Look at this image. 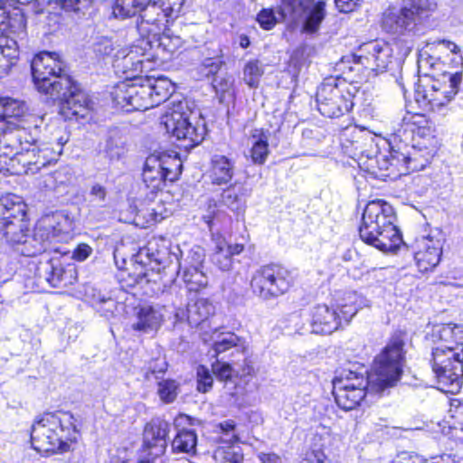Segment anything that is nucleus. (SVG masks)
<instances>
[{
  "mask_svg": "<svg viewBox=\"0 0 463 463\" xmlns=\"http://www.w3.org/2000/svg\"><path fill=\"white\" fill-rule=\"evenodd\" d=\"M181 163L177 158L150 156L146 158L142 173L143 184L151 199L165 186V181L174 182L180 175Z\"/></svg>",
  "mask_w": 463,
  "mask_h": 463,
  "instance_id": "nucleus-11",
  "label": "nucleus"
},
{
  "mask_svg": "<svg viewBox=\"0 0 463 463\" xmlns=\"http://www.w3.org/2000/svg\"><path fill=\"white\" fill-rule=\"evenodd\" d=\"M394 220V211L391 204L382 200L369 202L363 213L360 238L382 251L395 250L402 237L393 223Z\"/></svg>",
  "mask_w": 463,
  "mask_h": 463,
  "instance_id": "nucleus-4",
  "label": "nucleus"
},
{
  "mask_svg": "<svg viewBox=\"0 0 463 463\" xmlns=\"http://www.w3.org/2000/svg\"><path fill=\"white\" fill-rule=\"evenodd\" d=\"M144 82L146 88H148L150 90L149 97H151L153 108L167 100L174 92V86L171 80L165 77L154 78L146 76L144 78Z\"/></svg>",
  "mask_w": 463,
  "mask_h": 463,
  "instance_id": "nucleus-27",
  "label": "nucleus"
},
{
  "mask_svg": "<svg viewBox=\"0 0 463 463\" xmlns=\"http://www.w3.org/2000/svg\"><path fill=\"white\" fill-rule=\"evenodd\" d=\"M179 391L178 383L172 379H165L157 382V394L164 403H172L177 397Z\"/></svg>",
  "mask_w": 463,
  "mask_h": 463,
  "instance_id": "nucleus-41",
  "label": "nucleus"
},
{
  "mask_svg": "<svg viewBox=\"0 0 463 463\" xmlns=\"http://www.w3.org/2000/svg\"><path fill=\"white\" fill-rule=\"evenodd\" d=\"M128 277L130 279V281L128 283L129 286H134L135 284L142 283L144 280L147 281L146 270L143 266L139 264L135 267V270L133 271V273L128 274Z\"/></svg>",
  "mask_w": 463,
  "mask_h": 463,
  "instance_id": "nucleus-60",
  "label": "nucleus"
},
{
  "mask_svg": "<svg viewBox=\"0 0 463 463\" xmlns=\"http://www.w3.org/2000/svg\"><path fill=\"white\" fill-rule=\"evenodd\" d=\"M203 250L200 247H194L189 251L187 259L185 260L187 263L184 267L203 268Z\"/></svg>",
  "mask_w": 463,
  "mask_h": 463,
  "instance_id": "nucleus-58",
  "label": "nucleus"
},
{
  "mask_svg": "<svg viewBox=\"0 0 463 463\" xmlns=\"http://www.w3.org/2000/svg\"><path fill=\"white\" fill-rule=\"evenodd\" d=\"M143 37L148 43L147 58L152 59L153 62L157 64L168 61L183 44V41L179 36L170 35L165 33L163 34L152 33Z\"/></svg>",
  "mask_w": 463,
  "mask_h": 463,
  "instance_id": "nucleus-20",
  "label": "nucleus"
},
{
  "mask_svg": "<svg viewBox=\"0 0 463 463\" xmlns=\"http://www.w3.org/2000/svg\"><path fill=\"white\" fill-rule=\"evenodd\" d=\"M12 133L15 140L19 143L21 149L37 146V139L33 137L32 133L28 132L26 129H12Z\"/></svg>",
  "mask_w": 463,
  "mask_h": 463,
  "instance_id": "nucleus-53",
  "label": "nucleus"
},
{
  "mask_svg": "<svg viewBox=\"0 0 463 463\" xmlns=\"http://www.w3.org/2000/svg\"><path fill=\"white\" fill-rule=\"evenodd\" d=\"M288 14V8L284 5L267 7L258 13L256 20L263 30H271L277 24L284 22Z\"/></svg>",
  "mask_w": 463,
  "mask_h": 463,
  "instance_id": "nucleus-33",
  "label": "nucleus"
},
{
  "mask_svg": "<svg viewBox=\"0 0 463 463\" xmlns=\"http://www.w3.org/2000/svg\"><path fill=\"white\" fill-rule=\"evenodd\" d=\"M243 250V244H229L225 240L218 239L212 255V261L219 269L228 271L232 268L233 257L241 253Z\"/></svg>",
  "mask_w": 463,
  "mask_h": 463,
  "instance_id": "nucleus-24",
  "label": "nucleus"
},
{
  "mask_svg": "<svg viewBox=\"0 0 463 463\" xmlns=\"http://www.w3.org/2000/svg\"><path fill=\"white\" fill-rule=\"evenodd\" d=\"M300 463H329L326 454L321 450H312L307 453Z\"/></svg>",
  "mask_w": 463,
  "mask_h": 463,
  "instance_id": "nucleus-62",
  "label": "nucleus"
},
{
  "mask_svg": "<svg viewBox=\"0 0 463 463\" xmlns=\"http://www.w3.org/2000/svg\"><path fill=\"white\" fill-rule=\"evenodd\" d=\"M167 370V363L165 358H157L155 361L150 362L144 376L146 380H150L151 376H154L156 380L160 379L159 374L164 373Z\"/></svg>",
  "mask_w": 463,
  "mask_h": 463,
  "instance_id": "nucleus-54",
  "label": "nucleus"
},
{
  "mask_svg": "<svg viewBox=\"0 0 463 463\" xmlns=\"http://www.w3.org/2000/svg\"><path fill=\"white\" fill-rule=\"evenodd\" d=\"M436 8L430 0H411L401 9L388 8L382 17V28L392 34H404L411 31L420 17Z\"/></svg>",
  "mask_w": 463,
  "mask_h": 463,
  "instance_id": "nucleus-7",
  "label": "nucleus"
},
{
  "mask_svg": "<svg viewBox=\"0 0 463 463\" xmlns=\"http://www.w3.org/2000/svg\"><path fill=\"white\" fill-rule=\"evenodd\" d=\"M462 73H444L442 80H428L416 89L417 101L428 103L432 110H439L449 104L458 91Z\"/></svg>",
  "mask_w": 463,
  "mask_h": 463,
  "instance_id": "nucleus-9",
  "label": "nucleus"
},
{
  "mask_svg": "<svg viewBox=\"0 0 463 463\" xmlns=\"http://www.w3.org/2000/svg\"><path fill=\"white\" fill-rule=\"evenodd\" d=\"M361 0H335V5L342 13H349L354 10Z\"/></svg>",
  "mask_w": 463,
  "mask_h": 463,
  "instance_id": "nucleus-64",
  "label": "nucleus"
},
{
  "mask_svg": "<svg viewBox=\"0 0 463 463\" xmlns=\"http://www.w3.org/2000/svg\"><path fill=\"white\" fill-rule=\"evenodd\" d=\"M214 458L220 463H241L243 461V455L241 449L232 446L219 448L215 451Z\"/></svg>",
  "mask_w": 463,
  "mask_h": 463,
  "instance_id": "nucleus-45",
  "label": "nucleus"
},
{
  "mask_svg": "<svg viewBox=\"0 0 463 463\" xmlns=\"http://www.w3.org/2000/svg\"><path fill=\"white\" fill-rule=\"evenodd\" d=\"M213 164V183L215 184H225L233 176L234 164L224 156L216 155L212 159Z\"/></svg>",
  "mask_w": 463,
  "mask_h": 463,
  "instance_id": "nucleus-32",
  "label": "nucleus"
},
{
  "mask_svg": "<svg viewBox=\"0 0 463 463\" xmlns=\"http://www.w3.org/2000/svg\"><path fill=\"white\" fill-rule=\"evenodd\" d=\"M35 276L40 280H44L50 286L59 287L64 280L65 270L60 260L46 259L39 261L35 268Z\"/></svg>",
  "mask_w": 463,
  "mask_h": 463,
  "instance_id": "nucleus-25",
  "label": "nucleus"
},
{
  "mask_svg": "<svg viewBox=\"0 0 463 463\" xmlns=\"http://www.w3.org/2000/svg\"><path fill=\"white\" fill-rule=\"evenodd\" d=\"M269 153L268 137L261 135L252 143L250 150L251 159L255 164L262 165L266 161Z\"/></svg>",
  "mask_w": 463,
  "mask_h": 463,
  "instance_id": "nucleus-46",
  "label": "nucleus"
},
{
  "mask_svg": "<svg viewBox=\"0 0 463 463\" xmlns=\"http://www.w3.org/2000/svg\"><path fill=\"white\" fill-rule=\"evenodd\" d=\"M353 299H356V295L354 293H350L348 295L349 303H345L341 307V321L344 320L348 323L351 318L357 313L358 307L355 305Z\"/></svg>",
  "mask_w": 463,
  "mask_h": 463,
  "instance_id": "nucleus-57",
  "label": "nucleus"
},
{
  "mask_svg": "<svg viewBox=\"0 0 463 463\" xmlns=\"http://www.w3.org/2000/svg\"><path fill=\"white\" fill-rule=\"evenodd\" d=\"M170 430V424L162 419H153L148 422L143 433V446L148 455L153 458L163 455L166 449V437Z\"/></svg>",
  "mask_w": 463,
  "mask_h": 463,
  "instance_id": "nucleus-21",
  "label": "nucleus"
},
{
  "mask_svg": "<svg viewBox=\"0 0 463 463\" xmlns=\"http://www.w3.org/2000/svg\"><path fill=\"white\" fill-rule=\"evenodd\" d=\"M197 375V390L200 392H209L213 383V378L209 369L204 365H199L196 371Z\"/></svg>",
  "mask_w": 463,
  "mask_h": 463,
  "instance_id": "nucleus-52",
  "label": "nucleus"
},
{
  "mask_svg": "<svg viewBox=\"0 0 463 463\" xmlns=\"http://www.w3.org/2000/svg\"><path fill=\"white\" fill-rule=\"evenodd\" d=\"M223 61L221 57H209L205 58L201 64V71L206 76L215 75L219 72L222 66L223 65Z\"/></svg>",
  "mask_w": 463,
  "mask_h": 463,
  "instance_id": "nucleus-55",
  "label": "nucleus"
},
{
  "mask_svg": "<svg viewBox=\"0 0 463 463\" xmlns=\"http://www.w3.org/2000/svg\"><path fill=\"white\" fill-rule=\"evenodd\" d=\"M441 361L438 362L436 355H432V370L441 388H446V392H454L460 388L463 376V354L458 353V355L451 357L449 354H443Z\"/></svg>",
  "mask_w": 463,
  "mask_h": 463,
  "instance_id": "nucleus-19",
  "label": "nucleus"
},
{
  "mask_svg": "<svg viewBox=\"0 0 463 463\" xmlns=\"http://www.w3.org/2000/svg\"><path fill=\"white\" fill-rule=\"evenodd\" d=\"M264 73L262 63L259 60H252L246 63L243 71V80L247 85L256 88Z\"/></svg>",
  "mask_w": 463,
  "mask_h": 463,
  "instance_id": "nucleus-40",
  "label": "nucleus"
},
{
  "mask_svg": "<svg viewBox=\"0 0 463 463\" xmlns=\"http://www.w3.org/2000/svg\"><path fill=\"white\" fill-rule=\"evenodd\" d=\"M404 339L393 335L381 354L374 359L373 373L367 370H343L333 380V395L336 404L345 411L356 408L364 399L366 389L382 392L392 386L401 377L405 363Z\"/></svg>",
  "mask_w": 463,
  "mask_h": 463,
  "instance_id": "nucleus-1",
  "label": "nucleus"
},
{
  "mask_svg": "<svg viewBox=\"0 0 463 463\" xmlns=\"http://www.w3.org/2000/svg\"><path fill=\"white\" fill-rule=\"evenodd\" d=\"M89 203L91 207H106L108 204V191L106 187L99 184H95L90 187L89 193Z\"/></svg>",
  "mask_w": 463,
  "mask_h": 463,
  "instance_id": "nucleus-49",
  "label": "nucleus"
},
{
  "mask_svg": "<svg viewBox=\"0 0 463 463\" xmlns=\"http://www.w3.org/2000/svg\"><path fill=\"white\" fill-rule=\"evenodd\" d=\"M32 76L39 92L60 100V112L69 120L85 118L90 113V100L64 72L63 62L54 52H43L31 63Z\"/></svg>",
  "mask_w": 463,
  "mask_h": 463,
  "instance_id": "nucleus-2",
  "label": "nucleus"
},
{
  "mask_svg": "<svg viewBox=\"0 0 463 463\" xmlns=\"http://www.w3.org/2000/svg\"><path fill=\"white\" fill-rule=\"evenodd\" d=\"M92 252V249L86 243L79 244L72 251V259L78 261L85 260Z\"/></svg>",
  "mask_w": 463,
  "mask_h": 463,
  "instance_id": "nucleus-61",
  "label": "nucleus"
},
{
  "mask_svg": "<svg viewBox=\"0 0 463 463\" xmlns=\"http://www.w3.org/2000/svg\"><path fill=\"white\" fill-rule=\"evenodd\" d=\"M148 43L143 36L133 45L118 50L114 58L113 66L125 75L126 80L142 78L139 76L144 70H149L153 62L146 54Z\"/></svg>",
  "mask_w": 463,
  "mask_h": 463,
  "instance_id": "nucleus-12",
  "label": "nucleus"
},
{
  "mask_svg": "<svg viewBox=\"0 0 463 463\" xmlns=\"http://www.w3.org/2000/svg\"><path fill=\"white\" fill-rule=\"evenodd\" d=\"M359 55L354 56L356 63L362 64L368 74L373 76L386 71L392 63V50L389 43L383 40L364 43L359 47Z\"/></svg>",
  "mask_w": 463,
  "mask_h": 463,
  "instance_id": "nucleus-14",
  "label": "nucleus"
},
{
  "mask_svg": "<svg viewBox=\"0 0 463 463\" xmlns=\"http://www.w3.org/2000/svg\"><path fill=\"white\" fill-rule=\"evenodd\" d=\"M40 161L37 146L21 149L19 156H16L14 171L17 174L34 175L43 168L38 165Z\"/></svg>",
  "mask_w": 463,
  "mask_h": 463,
  "instance_id": "nucleus-29",
  "label": "nucleus"
},
{
  "mask_svg": "<svg viewBox=\"0 0 463 463\" xmlns=\"http://www.w3.org/2000/svg\"><path fill=\"white\" fill-rule=\"evenodd\" d=\"M57 236V231L50 218L42 219L35 226L33 234L24 235L15 247L14 250L26 257H34L44 252L52 241Z\"/></svg>",
  "mask_w": 463,
  "mask_h": 463,
  "instance_id": "nucleus-18",
  "label": "nucleus"
},
{
  "mask_svg": "<svg viewBox=\"0 0 463 463\" xmlns=\"http://www.w3.org/2000/svg\"><path fill=\"white\" fill-rule=\"evenodd\" d=\"M290 273L277 265H267L258 269L252 276V292L264 300L274 299L284 295L291 287Z\"/></svg>",
  "mask_w": 463,
  "mask_h": 463,
  "instance_id": "nucleus-10",
  "label": "nucleus"
},
{
  "mask_svg": "<svg viewBox=\"0 0 463 463\" xmlns=\"http://www.w3.org/2000/svg\"><path fill=\"white\" fill-rule=\"evenodd\" d=\"M234 79L227 73H221L214 76L212 85L217 94H220V99L222 100L225 95H231L232 91Z\"/></svg>",
  "mask_w": 463,
  "mask_h": 463,
  "instance_id": "nucleus-48",
  "label": "nucleus"
},
{
  "mask_svg": "<svg viewBox=\"0 0 463 463\" xmlns=\"http://www.w3.org/2000/svg\"><path fill=\"white\" fill-rule=\"evenodd\" d=\"M63 143H42L37 145L38 156L41 161L38 165L45 167L46 165L56 162L62 151Z\"/></svg>",
  "mask_w": 463,
  "mask_h": 463,
  "instance_id": "nucleus-38",
  "label": "nucleus"
},
{
  "mask_svg": "<svg viewBox=\"0 0 463 463\" xmlns=\"http://www.w3.org/2000/svg\"><path fill=\"white\" fill-rule=\"evenodd\" d=\"M183 279L189 291H198L208 284V278L202 268L183 267Z\"/></svg>",
  "mask_w": 463,
  "mask_h": 463,
  "instance_id": "nucleus-36",
  "label": "nucleus"
},
{
  "mask_svg": "<svg viewBox=\"0 0 463 463\" xmlns=\"http://www.w3.org/2000/svg\"><path fill=\"white\" fill-rule=\"evenodd\" d=\"M341 326L340 315L326 305L313 307L311 332L314 334H332Z\"/></svg>",
  "mask_w": 463,
  "mask_h": 463,
  "instance_id": "nucleus-23",
  "label": "nucleus"
},
{
  "mask_svg": "<svg viewBox=\"0 0 463 463\" xmlns=\"http://www.w3.org/2000/svg\"><path fill=\"white\" fill-rule=\"evenodd\" d=\"M224 393L230 397V402L241 406L244 402L245 388L237 383V378L227 381L223 386Z\"/></svg>",
  "mask_w": 463,
  "mask_h": 463,
  "instance_id": "nucleus-44",
  "label": "nucleus"
},
{
  "mask_svg": "<svg viewBox=\"0 0 463 463\" xmlns=\"http://www.w3.org/2000/svg\"><path fill=\"white\" fill-rule=\"evenodd\" d=\"M92 49L97 56L105 57L115 50V43L107 36H97L93 41Z\"/></svg>",
  "mask_w": 463,
  "mask_h": 463,
  "instance_id": "nucleus-51",
  "label": "nucleus"
},
{
  "mask_svg": "<svg viewBox=\"0 0 463 463\" xmlns=\"http://www.w3.org/2000/svg\"><path fill=\"white\" fill-rule=\"evenodd\" d=\"M212 372L219 381L224 383L236 378L234 370L230 364L219 360L212 364Z\"/></svg>",
  "mask_w": 463,
  "mask_h": 463,
  "instance_id": "nucleus-50",
  "label": "nucleus"
},
{
  "mask_svg": "<svg viewBox=\"0 0 463 463\" xmlns=\"http://www.w3.org/2000/svg\"><path fill=\"white\" fill-rule=\"evenodd\" d=\"M145 0H116L113 5V14L117 18L125 19L141 14L142 5Z\"/></svg>",
  "mask_w": 463,
  "mask_h": 463,
  "instance_id": "nucleus-37",
  "label": "nucleus"
},
{
  "mask_svg": "<svg viewBox=\"0 0 463 463\" xmlns=\"http://www.w3.org/2000/svg\"><path fill=\"white\" fill-rule=\"evenodd\" d=\"M173 21L167 11L165 12L163 0H145L141 8L140 22L137 24V30L142 36H146L154 32V28L148 29L151 25L159 29V24Z\"/></svg>",
  "mask_w": 463,
  "mask_h": 463,
  "instance_id": "nucleus-22",
  "label": "nucleus"
},
{
  "mask_svg": "<svg viewBox=\"0 0 463 463\" xmlns=\"http://www.w3.org/2000/svg\"><path fill=\"white\" fill-rule=\"evenodd\" d=\"M406 151H402L401 147H398V149H394L393 147L389 152V156L392 160V163L393 165V168L396 170V172H399L400 175H405L407 172L410 171L409 169V149L407 146H404Z\"/></svg>",
  "mask_w": 463,
  "mask_h": 463,
  "instance_id": "nucleus-43",
  "label": "nucleus"
},
{
  "mask_svg": "<svg viewBox=\"0 0 463 463\" xmlns=\"http://www.w3.org/2000/svg\"><path fill=\"white\" fill-rule=\"evenodd\" d=\"M409 169L410 171H420L422 170L430 159L432 157V154L430 151L422 153L420 149L412 146L409 149Z\"/></svg>",
  "mask_w": 463,
  "mask_h": 463,
  "instance_id": "nucleus-47",
  "label": "nucleus"
},
{
  "mask_svg": "<svg viewBox=\"0 0 463 463\" xmlns=\"http://www.w3.org/2000/svg\"><path fill=\"white\" fill-rule=\"evenodd\" d=\"M215 307L207 298H200L187 305V321L198 326L214 314Z\"/></svg>",
  "mask_w": 463,
  "mask_h": 463,
  "instance_id": "nucleus-28",
  "label": "nucleus"
},
{
  "mask_svg": "<svg viewBox=\"0 0 463 463\" xmlns=\"http://www.w3.org/2000/svg\"><path fill=\"white\" fill-rule=\"evenodd\" d=\"M320 113L327 118H339L353 107V96L344 80L333 77L326 79L317 91Z\"/></svg>",
  "mask_w": 463,
  "mask_h": 463,
  "instance_id": "nucleus-6",
  "label": "nucleus"
},
{
  "mask_svg": "<svg viewBox=\"0 0 463 463\" xmlns=\"http://www.w3.org/2000/svg\"><path fill=\"white\" fill-rule=\"evenodd\" d=\"M61 8L68 12H80L88 9L92 0H59Z\"/></svg>",
  "mask_w": 463,
  "mask_h": 463,
  "instance_id": "nucleus-56",
  "label": "nucleus"
},
{
  "mask_svg": "<svg viewBox=\"0 0 463 463\" xmlns=\"http://www.w3.org/2000/svg\"><path fill=\"white\" fill-rule=\"evenodd\" d=\"M24 217L25 205L20 198L13 194L0 198V237L14 248L24 238Z\"/></svg>",
  "mask_w": 463,
  "mask_h": 463,
  "instance_id": "nucleus-8",
  "label": "nucleus"
},
{
  "mask_svg": "<svg viewBox=\"0 0 463 463\" xmlns=\"http://www.w3.org/2000/svg\"><path fill=\"white\" fill-rule=\"evenodd\" d=\"M16 43L11 41L5 46L0 45V77L7 75L18 58V51L15 47Z\"/></svg>",
  "mask_w": 463,
  "mask_h": 463,
  "instance_id": "nucleus-39",
  "label": "nucleus"
},
{
  "mask_svg": "<svg viewBox=\"0 0 463 463\" xmlns=\"http://www.w3.org/2000/svg\"><path fill=\"white\" fill-rule=\"evenodd\" d=\"M282 5L293 20L301 22L307 33H317L327 14L326 0H282Z\"/></svg>",
  "mask_w": 463,
  "mask_h": 463,
  "instance_id": "nucleus-13",
  "label": "nucleus"
},
{
  "mask_svg": "<svg viewBox=\"0 0 463 463\" xmlns=\"http://www.w3.org/2000/svg\"><path fill=\"white\" fill-rule=\"evenodd\" d=\"M213 344V357H217L219 354L230 350L232 347H237L240 343V338L232 332H218L215 330L212 336Z\"/></svg>",
  "mask_w": 463,
  "mask_h": 463,
  "instance_id": "nucleus-35",
  "label": "nucleus"
},
{
  "mask_svg": "<svg viewBox=\"0 0 463 463\" xmlns=\"http://www.w3.org/2000/svg\"><path fill=\"white\" fill-rule=\"evenodd\" d=\"M376 162L378 164V168L382 171H390L386 175H390L392 174H395L396 170L393 168V165L389 156H380Z\"/></svg>",
  "mask_w": 463,
  "mask_h": 463,
  "instance_id": "nucleus-63",
  "label": "nucleus"
},
{
  "mask_svg": "<svg viewBox=\"0 0 463 463\" xmlns=\"http://www.w3.org/2000/svg\"><path fill=\"white\" fill-rule=\"evenodd\" d=\"M149 91L144 78L126 80L116 87L114 99L127 110H146L153 108Z\"/></svg>",
  "mask_w": 463,
  "mask_h": 463,
  "instance_id": "nucleus-15",
  "label": "nucleus"
},
{
  "mask_svg": "<svg viewBox=\"0 0 463 463\" xmlns=\"http://www.w3.org/2000/svg\"><path fill=\"white\" fill-rule=\"evenodd\" d=\"M197 435L194 430L182 429L178 430L172 441V450L175 453H196Z\"/></svg>",
  "mask_w": 463,
  "mask_h": 463,
  "instance_id": "nucleus-34",
  "label": "nucleus"
},
{
  "mask_svg": "<svg viewBox=\"0 0 463 463\" xmlns=\"http://www.w3.org/2000/svg\"><path fill=\"white\" fill-rule=\"evenodd\" d=\"M164 316L159 308L146 306L137 312V322L133 324L134 330L143 333L156 331L163 322Z\"/></svg>",
  "mask_w": 463,
  "mask_h": 463,
  "instance_id": "nucleus-26",
  "label": "nucleus"
},
{
  "mask_svg": "<svg viewBox=\"0 0 463 463\" xmlns=\"http://www.w3.org/2000/svg\"><path fill=\"white\" fill-rule=\"evenodd\" d=\"M78 432L71 412H47L32 426V446L39 452L62 453L69 450V442L77 440Z\"/></svg>",
  "mask_w": 463,
  "mask_h": 463,
  "instance_id": "nucleus-3",
  "label": "nucleus"
},
{
  "mask_svg": "<svg viewBox=\"0 0 463 463\" xmlns=\"http://www.w3.org/2000/svg\"><path fill=\"white\" fill-rule=\"evenodd\" d=\"M26 110L24 102L11 98H2L0 99V126L3 123L5 129H8L7 124L13 123L10 119L24 116Z\"/></svg>",
  "mask_w": 463,
  "mask_h": 463,
  "instance_id": "nucleus-31",
  "label": "nucleus"
},
{
  "mask_svg": "<svg viewBox=\"0 0 463 463\" xmlns=\"http://www.w3.org/2000/svg\"><path fill=\"white\" fill-rule=\"evenodd\" d=\"M444 238L439 231L417 239L414 259L420 271L432 270L440 261Z\"/></svg>",
  "mask_w": 463,
  "mask_h": 463,
  "instance_id": "nucleus-17",
  "label": "nucleus"
},
{
  "mask_svg": "<svg viewBox=\"0 0 463 463\" xmlns=\"http://www.w3.org/2000/svg\"><path fill=\"white\" fill-rule=\"evenodd\" d=\"M432 338L435 346L432 348V355H436L438 362L441 361V355L449 354V357L463 354V327L458 325L444 324L434 326Z\"/></svg>",
  "mask_w": 463,
  "mask_h": 463,
  "instance_id": "nucleus-16",
  "label": "nucleus"
},
{
  "mask_svg": "<svg viewBox=\"0 0 463 463\" xmlns=\"http://www.w3.org/2000/svg\"><path fill=\"white\" fill-rule=\"evenodd\" d=\"M192 111L185 101L173 104L160 118V125L172 137L176 138L177 146L190 150L204 138L205 128L197 120H191Z\"/></svg>",
  "mask_w": 463,
  "mask_h": 463,
  "instance_id": "nucleus-5",
  "label": "nucleus"
},
{
  "mask_svg": "<svg viewBox=\"0 0 463 463\" xmlns=\"http://www.w3.org/2000/svg\"><path fill=\"white\" fill-rule=\"evenodd\" d=\"M222 202L238 215L242 214L245 211V201L238 194L234 187H229L222 192Z\"/></svg>",
  "mask_w": 463,
  "mask_h": 463,
  "instance_id": "nucleus-42",
  "label": "nucleus"
},
{
  "mask_svg": "<svg viewBox=\"0 0 463 463\" xmlns=\"http://www.w3.org/2000/svg\"><path fill=\"white\" fill-rule=\"evenodd\" d=\"M21 148L19 143L13 136L12 129H5V124L0 126V158L9 160L8 165L15 168L16 156H19ZM7 164L6 161H5Z\"/></svg>",
  "mask_w": 463,
  "mask_h": 463,
  "instance_id": "nucleus-30",
  "label": "nucleus"
},
{
  "mask_svg": "<svg viewBox=\"0 0 463 463\" xmlns=\"http://www.w3.org/2000/svg\"><path fill=\"white\" fill-rule=\"evenodd\" d=\"M184 1L185 0H163L165 12L167 11L174 20L178 16Z\"/></svg>",
  "mask_w": 463,
  "mask_h": 463,
  "instance_id": "nucleus-59",
  "label": "nucleus"
}]
</instances>
